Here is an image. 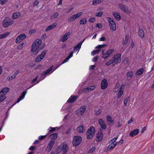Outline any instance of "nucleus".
I'll list each match as a JSON object with an SVG mask.
<instances>
[{"label":"nucleus","instance_id":"nucleus-31","mask_svg":"<svg viewBox=\"0 0 154 154\" xmlns=\"http://www.w3.org/2000/svg\"><path fill=\"white\" fill-rule=\"evenodd\" d=\"M109 144L107 148V151L109 150L113 149L116 145V144H114L112 143H110V142H109Z\"/></svg>","mask_w":154,"mask_h":154},{"label":"nucleus","instance_id":"nucleus-11","mask_svg":"<svg viewBox=\"0 0 154 154\" xmlns=\"http://www.w3.org/2000/svg\"><path fill=\"white\" fill-rule=\"evenodd\" d=\"M114 51V49H111L107 50L106 53H104L103 51V57L104 59H106L110 57V55Z\"/></svg>","mask_w":154,"mask_h":154},{"label":"nucleus","instance_id":"nucleus-6","mask_svg":"<svg viewBox=\"0 0 154 154\" xmlns=\"http://www.w3.org/2000/svg\"><path fill=\"white\" fill-rule=\"evenodd\" d=\"M14 22V21L11 19L6 17L5 18L3 21L2 25L5 28H7L10 25H12Z\"/></svg>","mask_w":154,"mask_h":154},{"label":"nucleus","instance_id":"nucleus-27","mask_svg":"<svg viewBox=\"0 0 154 154\" xmlns=\"http://www.w3.org/2000/svg\"><path fill=\"white\" fill-rule=\"evenodd\" d=\"M77 131L79 133H82L85 131V129L83 125H81L77 128Z\"/></svg>","mask_w":154,"mask_h":154},{"label":"nucleus","instance_id":"nucleus-38","mask_svg":"<svg viewBox=\"0 0 154 154\" xmlns=\"http://www.w3.org/2000/svg\"><path fill=\"white\" fill-rule=\"evenodd\" d=\"M59 15V14L58 13H55L53 14L50 17L51 19H54L57 17Z\"/></svg>","mask_w":154,"mask_h":154},{"label":"nucleus","instance_id":"nucleus-13","mask_svg":"<svg viewBox=\"0 0 154 154\" xmlns=\"http://www.w3.org/2000/svg\"><path fill=\"white\" fill-rule=\"evenodd\" d=\"M70 32H68L66 33L64 35H62L60 38V41L63 42H64L66 41L70 35Z\"/></svg>","mask_w":154,"mask_h":154},{"label":"nucleus","instance_id":"nucleus-54","mask_svg":"<svg viewBox=\"0 0 154 154\" xmlns=\"http://www.w3.org/2000/svg\"><path fill=\"white\" fill-rule=\"evenodd\" d=\"M129 99V97L128 98H127L124 100V104L126 106L127 105V104L128 101Z\"/></svg>","mask_w":154,"mask_h":154},{"label":"nucleus","instance_id":"nucleus-12","mask_svg":"<svg viewBox=\"0 0 154 154\" xmlns=\"http://www.w3.org/2000/svg\"><path fill=\"white\" fill-rule=\"evenodd\" d=\"M26 37V35L24 33L22 34L19 35L17 38L15 42L16 43H19L22 40L25 39Z\"/></svg>","mask_w":154,"mask_h":154},{"label":"nucleus","instance_id":"nucleus-34","mask_svg":"<svg viewBox=\"0 0 154 154\" xmlns=\"http://www.w3.org/2000/svg\"><path fill=\"white\" fill-rule=\"evenodd\" d=\"M10 33L9 32H6L4 34L0 35V39L5 38Z\"/></svg>","mask_w":154,"mask_h":154},{"label":"nucleus","instance_id":"nucleus-57","mask_svg":"<svg viewBox=\"0 0 154 154\" xmlns=\"http://www.w3.org/2000/svg\"><path fill=\"white\" fill-rule=\"evenodd\" d=\"M95 18H90L89 20L90 23H92L95 21Z\"/></svg>","mask_w":154,"mask_h":154},{"label":"nucleus","instance_id":"nucleus-60","mask_svg":"<svg viewBox=\"0 0 154 154\" xmlns=\"http://www.w3.org/2000/svg\"><path fill=\"white\" fill-rule=\"evenodd\" d=\"M128 58L125 59L124 60V63L125 64H127L128 62Z\"/></svg>","mask_w":154,"mask_h":154},{"label":"nucleus","instance_id":"nucleus-24","mask_svg":"<svg viewBox=\"0 0 154 154\" xmlns=\"http://www.w3.org/2000/svg\"><path fill=\"white\" fill-rule=\"evenodd\" d=\"M20 16V14L19 12L14 13L12 16V18L13 19H16L19 18Z\"/></svg>","mask_w":154,"mask_h":154},{"label":"nucleus","instance_id":"nucleus-50","mask_svg":"<svg viewBox=\"0 0 154 154\" xmlns=\"http://www.w3.org/2000/svg\"><path fill=\"white\" fill-rule=\"evenodd\" d=\"M8 0H0V3L1 5H4L7 1Z\"/></svg>","mask_w":154,"mask_h":154},{"label":"nucleus","instance_id":"nucleus-22","mask_svg":"<svg viewBox=\"0 0 154 154\" xmlns=\"http://www.w3.org/2000/svg\"><path fill=\"white\" fill-rule=\"evenodd\" d=\"M27 92L26 91H23L22 94L21 95L17 100L16 102L12 106L14 105L16 103H19L20 101L23 100L24 97Z\"/></svg>","mask_w":154,"mask_h":154},{"label":"nucleus","instance_id":"nucleus-19","mask_svg":"<svg viewBox=\"0 0 154 154\" xmlns=\"http://www.w3.org/2000/svg\"><path fill=\"white\" fill-rule=\"evenodd\" d=\"M107 121L108 122L109 124L111 125L112 126L114 125V121L112 119V118L111 116L108 115L106 117Z\"/></svg>","mask_w":154,"mask_h":154},{"label":"nucleus","instance_id":"nucleus-63","mask_svg":"<svg viewBox=\"0 0 154 154\" xmlns=\"http://www.w3.org/2000/svg\"><path fill=\"white\" fill-rule=\"evenodd\" d=\"M20 72V71L18 70H17L13 74L15 77L17 76V75Z\"/></svg>","mask_w":154,"mask_h":154},{"label":"nucleus","instance_id":"nucleus-30","mask_svg":"<svg viewBox=\"0 0 154 154\" xmlns=\"http://www.w3.org/2000/svg\"><path fill=\"white\" fill-rule=\"evenodd\" d=\"M77 97L76 96H72L69 98L67 102L68 103H72L77 98Z\"/></svg>","mask_w":154,"mask_h":154},{"label":"nucleus","instance_id":"nucleus-48","mask_svg":"<svg viewBox=\"0 0 154 154\" xmlns=\"http://www.w3.org/2000/svg\"><path fill=\"white\" fill-rule=\"evenodd\" d=\"M83 12H80L77 14H75L76 18L80 17L82 14Z\"/></svg>","mask_w":154,"mask_h":154},{"label":"nucleus","instance_id":"nucleus-33","mask_svg":"<svg viewBox=\"0 0 154 154\" xmlns=\"http://www.w3.org/2000/svg\"><path fill=\"white\" fill-rule=\"evenodd\" d=\"M106 45V44L99 45L97 46V53L99 52L101 50V48L105 47Z\"/></svg>","mask_w":154,"mask_h":154},{"label":"nucleus","instance_id":"nucleus-40","mask_svg":"<svg viewBox=\"0 0 154 154\" xmlns=\"http://www.w3.org/2000/svg\"><path fill=\"white\" fill-rule=\"evenodd\" d=\"M76 18L75 14L71 16L69 18V20L70 21H72L76 20Z\"/></svg>","mask_w":154,"mask_h":154},{"label":"nucleus","instance_id":"nucleus-41","mask_svg":"<svg viewBox=\"0 0 154 154\" xmlns=\"http://www.w3.org/2000/svg\"><path fill=\"white\" fill-rule=\"evenodd\" d=\"M57 135L56 133H54L50 135V137L53 139H55L57 138Z\"/></svg>","mask_w":154,"mask_h":154},{"label":"nucleus","instance_id":"nucleus-64","mask_svg":"<svg viewBox=\"0 0 154 154\" xmlns=\"http://www.w3.org/2000/svg\"><path fill=\"white\" fill-rule=\"evenodd\" d=\"M128 42V41L127 40H125L123 41L122 42V44L123 45H124L127 44Z\"/></svg>","mask_w":154,"mask_h":154},{"label":"nucleus","instance_id":"nucleus-26","mask_svg":"<svg viewBox=\"0 0 154 154\" xmlns=\"http://www.w3.org/2000/svg\"><path fill=\"white\" fill-rule=\"evenodd\" d=\"M139 132V130L137 129L131 131L130 133V135L132 137H133L137 134Z\"/></svg>","mask_w":154,"mask_h":154},{"label":"nucleus","instance_id":"nucleus-32","mask_svg":"<svg viewBox=\"0 0 154 154\" xmlns=\"http://www.w3.org/2000/svg\"><path fill=\"white\" fill-rule=\"evenodd\" d=\"M6 98L5 95L0 92V102H2Z\"/></svg>","mask_w":154,"mask_h":154},{"label":"nucleus","instance_id":"nucleus-14","mask_svg":"<svg viewBox=\"0 0 154 154\" xmlns=\"http://www.w3.org/2000/svg\"><path fill=\"white\" fill-rule=\"evenodd\" d=\"M103 136L102 131L100 129L97 134V142L100 141L103 139Z\"/></svg>","mask_w":154,"mask_h":154},{"label":"nucleus","instance_id":"nucleus-7","mask_svg":"<svg viewBox=\"0 0 154 154\" xmlns=\"http://www.w3.org/2000/svg\"><path fill=\"white\" fill-rule=\"evenodd\" d=\"M48 51L45 50L43 51L41 54L37 56L35 61V62L38 63L41 61L45 57Z\"/></svg>","mask_w":154,"mask_h":154},{"label":"nucleus","instance_id":"nucleus-53","mask_svg":"<svg viewBox=\"0 0 154 154\" xmlns=\"http://www.w3.org/2000/svg\"><path fill=\"white\" fill-rule=\"evenodd\" d=\"M106 40V38L105 36H103L99 39V41H105Z\"/></svg>","mask_w":154,"mask_h":154},{"label":"nucleus","instance_id":"nucleus-2","mask_svg":"<svg viewBox=\"0 0 154 154\" xmlns=\"http://www.w3.org/2000/svg\"><path fill=\"white\" fill-rule=\"evenodd\" d=\"M121 56V54H120L114 55L112 58L106 63V65L108 66L112 64L114 66L116 64H117L118 63H120Z\"/></svg>","mask_w":154,"mask_h":154},{"label":"nucleus","instance_id":"nucleus-25","mask_svg":"<svg viewBox=\"0 0 154 154\" xmlns=\"http://www.w3.org/2000/svg\"><path fill=\"white\" fill-rule=\"evenodd\" d=\"M124 87L125 86L123 85H121L119 91L118 92V98H119L120 97L121 95L123 94V90L124 88Z\"/></svg>","mask_w":154,"mask_h":154},{"label":"nucleus","instance_id":"nucleus-35","mask_svg":"<svg viewBox=\"0 0 154 154\" xmlns=\"http://www.w3.org/2000/svg\"><path fill=\"white\" fill-rule=\"evenodd\" d=\"M138 34L139 35L141 38H143L144 36V33L143 30L141 29H139L138 31Z\"/></svg>","mask_w":154,"mask_h":154},{"label":"nucleus","instance_id":"nucleus-10","mask_svg":"<svg viewBox=\"0 0 154 154\" xmlns=\"http://www.w3.org/2000/svg\"><path fill=\"white\" fill-rule=\"evenodd\" d=\"M86 109L85 106H82L76 111V114L79 116H82L85 113Z\"/></svg>","mask_w":154,"mask_h":154},{"label":"nucleus","instance_id":"nucleus-44","mask_svg":"<svg viewBox=\"0 0 154 154\" xmlns=\"http://www.w3.org/2000/svg\"><path fill=\"white\" fill-rule=\"evenodd\" d=\"M56 129H58V128H57L50 127L48 129V130L49 132L51 133L53 131L56 130Z\"/></svg>","mask_w":154,"mask_h":154},{"label":"nucleus","instance_id":"nucleus-45","mask_svg":"<svg viewBox=\"0 0 154 154\" xmlns=\"http://www.w3.org/2000/svg\"><path fill=\"white\" fill-rule=\"evenodd\" d=\"M15 77H16L14 75H13L10 77H7L6 78V79L8 80H10L12 79H14Z\"/></svg>","mask_w":154,"mask_h":154},{"label":"nucleus","instance_id":"nucleus-43","mask_svg":"<svg viewBox=\"0 0 154 154\" xmlns=\"http://www.w3.org/2000/svg\"><path fill=\"white\" fill-rule=\"evenodd\" d=\"M117 139V137H116L114 138H113L110 142V143H113L115 144H116V145L117 144V143L116 142V141Z\"/></svg>","mask_w":154,"mask_h":154},{"label":"nucleus","instance_id":"nucleus-28","mask_svg":"<svg viewBox=\"0 0 154 154\" xmlns=\"http://www.w3.org/2000/svg\"><path fill=\"white\" fill-rule=\"evenodd\" d=\"M95 88V86H91L86 88L83 90V91L84 92H88L91 91L94 89Z\"/></svg>","mask_w":154,"mask_h":154},{"label":"nucleus","instance_id":"nucleus-47","mask_svg":"<svg viewBox=\"0 0 154 154\" xmlns=\"http://www.w3.org/2000/svg\"><path fill=\"white\" fill-rule=\"evenodd\" d=\"M103 14V12L101 11L100 12H98L97 11V17H102Z\"/></svg>","mask_w":154,"mask_h":154},{"label":"nucleus","instance_id":"nucleus-52","mask_svg":"<svg viewBox=\"0 0 154 154\" xmlns=\"http://www.w3.org/2000/svg\"><path fill=\"white\" fill-rule=\"evenodd\" d=\"M107 20L109 23L114 22L113 20L110 17H108L107 18Z\"/></svg>","mask_w":154,"mask_h":154},{"label":"nucleus","instance_id":"nucleus-1","mask_svg":"<svg viewBox=\"0 0 154 154\" xmlns=\"http://www.w3.org/2000/svg\"><path fill=\"white\" fill-rule=\"evenodd\" d=\"M45 46L44 43H42L41 39H37L32 43L30 51L32 54L36 55L45 47Z\"/></svg>","mask_w":154,"mask_h":154},{"label":"nucleus","instance_id":"nucleus-18","mask_svg":"<svg viewBox=\"0 0 154 154\" xmlns=\"http://www.w3.org/2000/svg\"><path fill=\"white\" fill-rule=\"evenodd\" d=\"M85 40V39L82 42H80L78 44L74 46L73 48V50L74 51H77L78 50V51L79 50L80 48H81L82 45Z\"/></svg>","mask_w":154,"mask_h":154},{"label":"nucleus","instance_id":"nucleus-36","mask_svg":"<svg viewBox=\"0 0 154 154\" xmlns=\"http://www.w3.org/2000/svg\"><path fill=\"white\" fill-rule=\"evenodd\" d=\"M120 87V84L119 83H117L116 86L113 90V91L116 93L117 91L119 89Z\"/></svg>","mask_w":154,"mask_h":154},{"label":"nucleus","instance_id":"nucleus-58","mask_svg":"<svg viewBox=\"0 0 154 154\" xmlns=\"http://www.w3.org/2000/svg\"><path fill=\"white\" fill-rule=\"evenodd\" d=\"M103 25L100 23H98L97 24V27L99 28H101L102 27Z\"/></svg>","mask_w":154,"mask_h":154},{"label":"nucleus","instance_id":"nucleus-29","mask_svg":"<svg viewBox=\"0 0 154 154\" xmlns=\"http://www.w3.org/2000/svg\"><path fill=\"white\" fill-rule=\"evenodd\" d=\"M10 91V89L8 87H5L3 89H2L1 91H0V93H2L4 94L5 95L8 93Z\"/></svg>","mask_w":154,"mask_h":154},{"label":"nucleus","instance_id":"nucleus-56","mask_svg":"<svg viewBox=\"0 0 154 154\" xmlns=\"http://www.w3.org/2000/svg\"><path fill=\"white\" fill-rule=\"evenodd\" d=\"M96 54V50H95L91 52V54L92 56Z\"/></svg>","mask_w":154,"mask_h":154},{"label":"nucleus","instance_id":"nucleus-51","mask_svg":"<svg viewBox=\"0 0 154 154\" xmlns=\"http://www.w3.org/2000/svg\"><path fill=\"white\" fill-rule=\"evenodd\" d=\"M95 147H92L91 149L89 151V152L92 153L95 150Z\"/></svg>","mask_w":154,"mask_h":154},{"label":"nucleus","instance_id":"nucleus-16","mask_svg":"<svg viewBox=\"0 0 154 154\" xmlns=\"http://www.w3.org/2000/svg\"><path fill=\"white\" fill-rule=\"evenodd\" d=\"M54 141L53 140H51L49 143L46 149V151L48 152H49L51 149L52 147L54 144Z\"/></svg>","mask_w":154,"mask_h":154},{"label":"nucleus","instance_id":"nucleus-55","mask_svg":"<svg viewBox=\"0 0 154 154\" xmlns=\"http://www.w3.org/2000/svg\"><path fill=\"white\" fill-rule=\"evenodd\" d=\"M102 107L101 106L100 107V108L98 109V110L97 111V115H99L101 113V109H102Z\"/></svg>","mask_w":154,"mask_h":154},{"label":"nucleus","instance_id":"nucleus-3","mask_svg":"<svg viewBox=\"0 0 154 154\" xmlns=\"http://www.w3.org/2000/svg\"><path fill=\"white\" fill-rule=\"evenodd\" d=\"M73 52L72 51L70 53L69 56H68L64 60V61L60 65L64 63H65L67 62L69 60V59L73 56ZM60 65H58L53 71H51L53 66H51L47 70L45 71L43 74H42V76L44 75H45L51 74L54 71H55L57 68Z\"/></svg>","mask_w":154,"mask_h":154},{"label":"nucleus","instance_id":"nucleus-17","mask_svg":"<svg viewBox=\"0 0 154 154\" xmlns=\"http://www.w3.org/2000/svg\"><path fill=\"white\" fill-rule=\"evenodd\" d=\"M108 86V83L107 80L106 79H104L101 82V88L102 89H104L106 88Z\"/></svg>","mask_w":154,"mask_h":154},{"label":"nucleus","instance_id":"nucleus-42","mask_svg":"<svg viewBox=\"0 0 154 154\" xmlns=\"http://www.w3.org/2000/svg\"><path fill=\"white\" fill-rule=\"evenodd\" d=\"M133 73L132 71H130L128 72L127 74V76L130 78H131L133 76Z\"/></svg>","mask_w":154,"mask_h":154},{"label":"nucleus","instance_id":"nucleus-15","mask_svg":"<svg viewBox=\"0 0 154 154\" xmlns=\"http://www.w3.org/2000/svg\"><path fill=\"white\" fill-rule=\"evenodd\" d=\"M98 123L100 127L102 129H105L106 128V125L103 120L102 119H100L98 120Z\"/></svg>","mask_w":154,"mask_h":154},{"label":"nucleus","instance_id":"nucleus-46","mask_svg":"<svg viewBox=\"0 0 154 154\" xmlns=\"http://www.w3.org/2000/svg\"><path fill=\"white\" fill-rule=\"evenodd\" d=\"M24 44V43H22L19 45L17 47V49L18 50H21L23 47V46Z\"/></svg>","mask_w":154,"mask_h":154},{"label":"nucleus","instance_id":"nucleus-62","mask_svg":"<svg viewBox=\"0 0 154 154\" xmlns=\"http://www.w3.org/2000/svg\"><path fill=\"white\" fill-rule=\"evenodd\" d=\"M46 136V135H44V136H41L39 137V140H42V139L45 138Z\"/></svg>","mask_w":154,"mask_h":154},{"label":"nucleus","instance_id":"nucleus-59","mask_svg":"<svg viewBox=\"0 0 154 154\" xmlns=\"http://www.w3.org/2000/svg\"><path fill=\"white\" fill-rule=\"evenodd\" d=\"M39 2L37 0H35L34 1L33 3V5L34 6H37Z\"/></svg>","mask_w":154,"mask_h":154},{"label":"nucleus","instance_id":"nucleus-37","mask_svg":"<svg viewBox=\"0 0 154 154\" xmlns=\"http://www.w3.org/2000/svg\"><path fill=\"white\" fill-rule=\"evenodd\" d=\"M143 69H140L137 71L136 72V74L137 75H141L143 73Z\"/></svg>","mask_w":154,"mask_h":154},{"label":"nucleus","instance_id":"nucleus-8","mask_svg":"<svg viewBox=\"0 0 154 154\" xmlns=\"http://www.w3.org/2000/svg\"><path fill=\"white\" fill-rule=\"evenodd\" d=\"M119 7L121 10L125 12L128 15H130L131 14V11L129 8L123 4H119Z\"/></svg>","mask_w":154,"mask_h":154},{"label":"nucleus","instance_id":"nucleus-20","mask_svg":"<svg viewBox=\"0 0 154 154\" xmlns=\"http://www.w3.org/2000/svg\"><path fill=\"white\" fill-rule=\"evenodd\" d=\"M57 24L56 23H55L52 24V25L49 26L46 28L45 31L48 32L51 29L55 28L57 26Z\"/></svg>","mask_w":154,"mask_h":154},{"label":"nucleus","instance_id":"nucleus-9","mask_svg":"<svg viewBox=\"0 0 154 154\" xmlns=\"http://www.w3.org/2000/svg\"><path fill=\"white\" fill-rule=\"evenodd\" d=\"M82 140V138L80 136H76L74 137L73 140V145L75 146H78L81 143Z\"/></svg>","mask_w":154,"mask_h":154},{"label":"nucleus","instance_id":"nucleus-23","mask_svg":"<svg viewBox=\"0 0 154 154\" xmlns=\"http://www.w3.org/2000/svg\"><path fill=\"white\" fill-rule=\"evenodd\" d=\"M109 25L110 29L112 31H116V26L114 21L109 23Z\"/></svg>","mask_w":154,"mask_h":154},{"label":"nucleus","instance_id":"nucleus-21","mask_svg":"<svg viewBox=\"0 0 154 154\" xmlns=\"http://www.w3.org/2000/svg\"><path fill=\"white\" fill-rule=\"evenodd\" d=\"M112 14L116 20H119L121 19V17L119 13L117 12H112Z\"/></svg>","mask_w":154,"mask_h":154},{"label":"nucleus","instance_id":"nucleus-5","mask_svg":"<svg viewBox=\"0 0 154 154\" xmlns=\"http://www.w3.org/2000/svg\"><path fill=\"white\" fill-rule=\"evenodd\" d=\"M95 130L93 126L91 127L87 130L86 132V136L88 139L92 138L95 134Z\"/></svg>","mask_w":154,"mask_h":154},{"label":"nucleus","instance_id":"nucleus-61","mask_svg":"<svg viewBox=\"0 0 154 154\" xmlns=\"http://www.w3.org/2000/svg\"><path fill=\"white\" fill-rule=\"evenodd\" d=\"M96 66V65H91L90 66L89 69L90 70H93L94 69V68Z\"/></svg>","mask_w":154,"mask_h":154},{"label":"nucleus","instance_id":"nucleus-4","mask_svg":"<svg viewBox=\"0 0 154 154\" xmlns=\"http://www.w3.org/2000/svg\"><path fill=\"white\" fill-rule=\"evenodd\" d=\"M68 151L67 145L65 143L61 144L58 148L57 152L58 153L62 152V154H66Z\"/></svg>","mask_w":154,"mask_h":154},{"label":"nucleus","instance_id":"nucleus-39","mask_svg":"<svg viewBox=\"0 0 154 154\" xmlns=\"http://www.w3.org/2000/svg\"><path fill=\"white\" fill-rule=\"evenodd\" d=\"M87 22V20L85 18H83L81 19L80 21L81 24H85Z\"/></svg>","mask_w":154,"mask_h":154},{"label":"nucleus","instance_id":"nucleus-49","mask_svg":"<svg viewBox=\"0 0 154 154\" xmlns=\"http://www.w3.org/2000/svg\"><path fill=\"white\" fill-rule=\"evenodd\" d=\"M36 32V30L35 29H31L29 31V33L30 34L32 35V34H34Z\"/></svg>","mask_w":154,"mask_h":154}]
</instances>
